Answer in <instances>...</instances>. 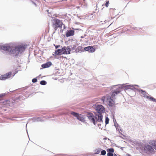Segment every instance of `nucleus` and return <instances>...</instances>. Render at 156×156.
Instances as JSON below:
<instances>
[{
    "mask_svg": "<svg viewBox=\"0 0 156 156\" xmlns=\"http://www.w3.org/2000/svg\"><path fill=\"white\" fill-rule=\"evenodd\" d=\"M105 2V5L106 7H108L109 3V2L108 1H106Z\"/></svg>",
    "mask_w": 156,
    "mask_h": 156,
    "instance_id": "5701e85b",
    "label": "nucleus"
},
{
    "mask_svg": "<svg viewBox=\"0 0 156 156\" xmlns=\"http://www.w3.org/2000/svg\"><path fill=\"white\" fill-rule=\"evenodd\" d=\"M37 81V80L36 78H34L32 80V82L33 83H35Z\"/></svg>",
    "mask_w": 156,
    "mask_h": 156,
    "instance_id": "bb28decb",
    "label": "nucleus"
},
{
    "mask_svg": "<svg viewBox=\"0 0 156 156\" xmlns=\"http://www.w3.org/2000/svg\"><path fill=\"white\" fill-rule=\"evenodd\" d=\"M62 49H58L57 50H55V54L56 55H60L62 54Z\"/></svg>",
    "mask_w": 156,
    "mask_h": 156,
    "instance_id": "dca6fc26",
    "label": "nucleus"
},
{
    "mask_svg": "<svg viewBox=\"0 0 156 156\" xmlns=\"http://www.w3.org/2000/svg\"><path fill=\"white\" fill-rule=\"evenodd\" d=\"M107 156H113V154L112 153H109L108 152V153H107Z\"/></svg>",
    "mask_w": 156,
    "mask_h": 156,
    "instance_id": "393cba45",
    "label": "nucleus"
},
{
    "mask_svg": "<svg viewBox=\"0 0 156 156\" xmlns=\"http://www.w3.org/2000/svg\"><path fill=\"white\" fill-rule=\"evenodd\" d=\"M71 114L73 116L76 117L78 120L82 122H84V119L83 117V115H82L73 112H71Z\"/></svg>",
    "mask_w": 156,
    "mask_h": 156,
    "instance_id": "423d86ee",
    "label": "nucleus"
},
{
    "mask_svg": "<svg viewBox=\"0 0 156 156\" xmlns=\"http://www.w3.org/2000/svg\"><path fill=\"white\" fill-rule=\"evenodd\" d=\"M74 31L73 30H68L66 32V35L67 37L73 36L74 34Z\"/></svg>",
    "mask_w": 156,
    "mask_h": 156,
    "instance_id": "9b49d317",
    "label": "nucleus"
},
{
    "mask_svg": "<svg viewBox=\"0 0 156 156\" xmlns=\"http://www.w3.org/2000/svg\"><path fill=\"white\" fill-rule=\"evenodd\" d=\"M96 110L97 111V112L95 114V119L96 121L99 122H102V113L105 112L104 107L101 105H99L96 107Z\"/></svg>",
    "mask_w": 156,
    "mask_h": 156,
    "instance_id": "f03ea898",
    "label": "nucleus"
},
{
    "mask_svg": "<svg viewBox=\"0 0 156 156\" xmlns=\"http://www.w3.org/2000/svg\"><path fill=\"white\" fill-rule=\"evenodd\" d=\"M1 97V96L0 95V98Z\"/></svg>",
    "mask_w": 156,
    "mask_h": 156,
    "instance_id": "473e14b6",
    "label": "nucleus"
},
{
    "mask_svg": "<svg viewBox=\"0 0 156 156\" xmlns=\"http://www.w3.org/2000/svg\"><path fill=\"white\" fill-rule=\"evenodd\" d=\"M0 49L7 51L9 54H14L18 55L20 53H21L25 50V47L23 45H20L14 47L9 45L0 46Z\"/></svg>",
    "mask_w": 156,
    "mask_h": 156,
    "instance_id": "f257e3e1",
    "label": "nucleus"
},
{
    "mask_svg": "<svg viewBox=\"0 0 156 156\" xmlns=\"http://www.w3.org/2000/svg\"><path fill=\"white\" fill-rule=\"evenodd\" d=\"M116 129H118V130H119V133H121V134H122V129H119V128H118V127H116Z\"/></svg>",
    "mask_w": 156,
    "mask_h": 156,
    "instance_id": "a878e982",
    "label": "nucleus"
},
{
    "mask_svg": "<svg viewBox=\"0 0 156 156\" xmlns=\"http://www.w3.org/2000/svg\"><path fill=\"white\" fill-rule=\"evenodd\" d=\"M107 152L109 151V153H113L114 152V149L113 148H111L108 149H107Z\"/></svg>",
    "mask_w": 156,
    "mask_h": 156,
    "instance_id": "6ab92c4d",
    "label": "nucleus"
},
{
    "mask_svg": "<svg viewBox=\"0 0 156 156\" xmlns=\"http://www.w3.org/2000/svg\"><path fill=\"white\" fill-rule=\"evenodd\" d=\"M62 54H68L70 53L71 51V48L68 47H64L62 49Z\"/></svg>",
    "mask_w": 156,
    "mask_h": 156,
    "instance_id": "1a4fd4ad",
    "label": "nucleus"
},
{
    "mask_svg": "<svg viewBox=\"0 0 156 156\" xmlns=\"http://www.w3.org/2000/svg\"><path fill=\"white\" fill-rule=\"evenodd\" d=\"M149 144L153 147V148L156 150V140H150Z\"/></svg>",
    "mask_w": 156,
    "mask_h": 156,
    "instance_id": "f8f14e48",
    "label": "nucleus"
},
{
    "mask_svg": "<svg viewBox=\"0 0 156 156\" xmlns=\"http://www.w3.org/2000/svg\"><path fill=\"white\" fill-rule=\"evenodd\" d=\"M84 49L85 51H89L90 52H93L95 51V49L92 46H89L84 48Z\"/></svg>",
    "mask_w": 156,
    "mask_h": 156,
    "instance_id": "9d476101",
    "label": "nucleus"
},
{
    "mask_svg": "<svg viewBox=\"0 0 156 156\" xmlns=\"http://www.w3.org/2000/svg\"><path fill=\"white\" fill-rule=\"evenodd\" d=\"M40 118L38 117L37 118V120H40Z\"/></svg>",
    "mask_w": 156,
    "mask_h": 156,
    "instance_id": "c85d7f7f",
    "label": "nucleus"
},
{
    "mask_svg": "<svg viewBox=\"0 0 156 156\" xmlns=\"http://www.w3.org/2000/svg\"><path fill=\"white\" fill-rule=\"evenodd\" d=\"M147 99H148L150 101H152L153 102H156V99L154 98L153 97H151L150 95H147V96H146V98Z\"/></svg>",
    "mask_w": 156,
    "mask_h": 156,
    "instance_id": "4468645a",
    "label": "nucleus"
},
{
    "mask_svg": "<svg viewBox=\"0 0 156 156\" xmlns=\"http://www.w3.org/2000/svg\"><path fill=\"white\" fill-rule=\"evenodd\" d=\"M115 12V10L113 9H110L109 13L110 15H112L114 14V13Z\"/></svg>",
    "mask_w": 156,
    "mask_h": 156,
    "instance_id": "a211bd4d",
    "label": "nucleus"
},
{
    "mask_svg": "<svg viewBox=\"0 0 156 156\" xmlns=\"http://www.w3.org/2000/svg\"><path fill=\"white\" fill-rule=\"evenodd\" d=\"M87 116L89 120L93 123L95 125L96 122L97 121L95 119V116H94L93 114L90 112H88L87 114Z\"/></svg>",
    "mask_w": 156,
    "mask_h": 156,
    "instance_id": "39448f33",
    "label": "nucleus"
},
{
    "mask_svg": "<svg viewBox=\"0 0 156 156\" xmlns=\"http://www.w3.org/2000/svg\"><path fill=\"white\" fill-rule=\"evenodd\" d=\"M40 83L41 85H44L46 84V82L44 80H42L40 82Z\"/></svg>",
    "mask_w": 156,
    "mask_h": 156,
    "instance_id": "412c9836",
    "label": "nucleus"
},
{
    "mask_svg": "<svg viewBox=\"0 0 156 156\" xmlns=\"http://www.w3.org/2000/svg\"><path fill=\"white\" fill-rule=\"evenodd\" d=\"M140 92L142 96L144 98H146V96H147V94H147L146 92L143 90H141Z\"/></svg>",
    "mask_w": 156,
    "mask_h": 156,
    "instance_id": "f3484780",
    "label": "nucleus"
},
{
    "mask_svg": "<svg viewBox=\"0 0 156 156\" xmlns=\"http://www.w3.org/2000/svg\"><path fill=\"white\" fill-rule=\"evenodd\" d=\"M12 75L11 72H9L6 73L4 75H2L0 77L1 80H5L8 78H9Z\"/></svg>",
    "mask_w": 156,
    "mask_h": 156,
    "instance_id": "6e6552de",
    "label": "nucleus"
},
{
    "mask_svg": "<svg viewBox=\"0 0 156 156\" xmlns=\"http://www.w3.org/2000/svg\"><path fill=\"white\" fill-rule=\"evenodd\" d=\"M51 65V62H48L45 64H43L42 67L44 68H47L49 67Z\"/></svg>",
    "mask_w": 156,
    "mask_h": 156,
    "instance_id": "ddd939ff",
    "label": "nucleus"
},
{
    "mask_svg": "<svg viewBox=\"0 0 156 156\" xmlns=\"http://www.w3.org/2000/svg\"><path fill=\"white\" fill-rule=\"evenodd\" d=\"M33 2V3L35 5H36V4L34 2Z\"/></svg>",
    "mask_w": 156,
    "mask_h": 156,
    "instance_id": "7c9ffc66",
    "label": "nucleus"
},
{
    "mask_svg": "<svg viewBox=\"0 0 156 156\" xmlns=\"http://www.w3.org/2000/svg\"><path fill=\"white\" fill-rule=\"evenodd\" d=\"M109 122V119L108 117L105 118V123L106 124H107Z\"/></svg>",
    "mask_w": 156,
    "mask_h": 156,
    "instance_id": "4be33fe9",
    "label": "nucleus"
},
{
    "mask_svg": "<svg viewBox=\"0 0 156 156\" xmlns=\"http://www.w3.org/2000/svg\"><path fill=\"white\" fill-rule=\"evenodd\" d=\"M121 91V90H117L115 91H114L112 94V98H114V97L118 94Z\"/></svg>",
    "mask_w": 156,
    "mask_h": 156,
    "instance_id": "2eb2a0df",
    "label": "nucleus"
},
{
    "mask_svg": "<svg viewBox=\"0 0 156 156\" xmlns=\"http://www.w3.org/2000/svg\"><path fill=\"white\" fill-rule=\"evenodd\" d=\"M128 156H130V155H129V154H128Z\"/></svg>",
    "mask_w": 156,
    "mask_h": 156,
    "instance_id": "2f4dec72",
    "label": "nucleus"
},
{
    "mask_svg": "<svg viewBox=\"0 0 156 156\" xmlns=\"http://www.w3.org/2000/svg\"><path fill=\"white\" fill-rule=\"evenodd\" d=\"M113 156H117L115 154H114L113 155Z\"/></svg>",
    "mask_w": 156,
    "mask_h": 156,
    "instance_id": "c756f323",
    "label": "nucleus"
},
{
    "mask_svg": "<svg viewBox=\"0 0 156 156\" xmlns=\"http://www.w3.org/2000/svg\"><path fill=\"white\" fill-rule=\"evenodd\" d=\"M55 47L56 48H57L59 47H60V45H55Z\"/></svg>",
    "mask_w": 156,
    "mask_h": 156,
    "instance_id": "cd10ccee",
    "label": "nucleus"
},
{
    "mask_svg": "<svg viewBox=\"0 0 156 156\" xmlns=\"http://www.w3.org/2000/svg\"><path fill=\"white\" fill-rule=\"evenodd\" d=\"M106 154V151L105 150H103L101 152V154L103 155H105Z\"/></svg>",
    "mask_w": 156,
    "mask_h": 156,
    "instance_id": "b1692460",
    "label": "nucleus"
},
{
    "mask_svg": "<svg viewBox=\"0 0 156 156\" xmlns=\"http://www.w3.org/2000/svg\"><path fill=\"white\" fill-rule=\"evenodd\" d=\"M63 23L60 20L55 19L52 20V26L55 31H56L58 28H62Z\"/></svg>",
    "mask_w": 156,
    "mask_h": 156,
    "instance_id": "7ed1b4c3",
    "label": "nucleus"
},
{
    "mask_svg": "<svg viewBox=\"0 0 156 156\" xmlns=\"http://www.w3.org/2000/svg\"><path fill=\"white\" fill-rule=\"evenodd\" d=\"M101 149L100 148L97 149L95 150V154H99L101 151Z\"/></svg>",
    "mask_w": 156,
    "mask_h": 156,
    "instance_id": "aec40b11",
    "label": "nucleus"
},
{
    "mask_svg": "<svg viewBox=\"0 0 156 156\" xmlns=\"http://www.w3.org/2000/svg\"><path fill=\"white\" fill-rule=\"evenodd\" d=\"M104 98L106 100L107 103L110 106H113L114 105V102L110 97L105 96L104 97Z\"/></svg>",
    "mask_w": 156,
    "mask_h": 156,
    "instance_id": "0eeeda50",
    "label": "nucleus"
},
{
    "mask_svg": "<svg viewBox=\"0 0 156 156\" xmlns=\"http://www.w3.org/2000/svg\"><path fill=\"white\" fill-rule=\"evenodd\" d=\"M143 148L144 152L148 154H154L156 151L152 146L148 144H145Z\"/></svg>",
    "mask_w": 156,
    "mask_h": 156,
    "instance_id": "20e7f679",
    "label": "nucleus"
}]
</instances>
